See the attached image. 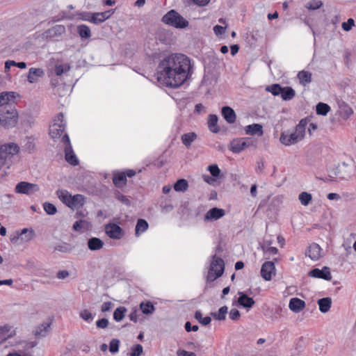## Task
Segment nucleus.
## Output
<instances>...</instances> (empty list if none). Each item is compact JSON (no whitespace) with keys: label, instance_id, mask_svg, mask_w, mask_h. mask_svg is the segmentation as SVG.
<instances>
[{"label":"nucleus","instance_id":"obj_1","mask_svg":"<svg viewBox=\"0 0 356 356\" xmlns=\"http://www.w3.org/2000/svg\"><path fill=\"white\" fill-rule=\"evenodd\" d=\"M190 58L183 54H171L159 63L156 69L157 81L163 86L176 88L192 74Z\"/></svg>","mask_w":356,"mask_h":356},{"label":"nucleus","instance_id":"obj_2","mask_svg":"<svg viewBox=\"0 0 356 356\" xmlns=\"http://www.w3.org/2000/svg\"><path fill=\"white\" fill-rule=\"evenodd\" d=\"M19 151V147L15 143H6L0 147V170L6 167L9 168L12 159Z\"/></svg>","mask_w":356,"mask_h":356},{"label":"nucleus","instance_id":"obj_3","mask_svg":"<svg viewBox=\"0 0 356 356\" xmlns=\"http://www.w3.org/2000/svg\"><path fill=\"white\" fill-rule=\"evenodd\" d=\"M18 121V113L13 105H6L0 110V123L6 129L16 126Z\"/></svg>","mask_w":356,"mask_h":356},{"label":"nucleus","instance_id":"obj_4","mask_svg":"<svg viewBox=\"0 0 356 356\" xmlns=\"http://www.w3.org/2000/svg\"><path fill=\"white\" fill-rule=\"evenodd\" d=\"M165 24L178 29L186 28L189 22L175 10H170L165 13L161 19Z\"/></svg>","mask_w":356,"mask_h":356},{"label":"nucleus","instance_id":"obj_5","mask_svg":"<svg viewBox=\"0 0 356 356\" xmlns=\"http://www.w3.org/2000/svg\"><path fill=\"white\" fill-rule=\"evenodd\" d=\"M225 270V262L220 257L213 255L207 276V281L211 282L222 276Z\"/></svg>","mask_w":356,"mask_h":356},{"label":"nucleus","instance_id":"obj_6","mask_svg":"<svg viewBox=\"0 0 356 356\" xmlns=\"http://www.w3.org/2000/svg\"><path fill=\"white\" fill-rule=\"evenodd\" d=\"M66 127V122L62 113H58L54 120V123L49 127V135L52 139H59L64 133Z\"/></svg>","mask_w":356,"mask_h":356},{"label":"nucleus","instance_id":"obj_7","mask_svg":"<svg viewBox=\"0 0 356 356\" xmlns=\"http://www.w3.org/2000/svg\"><path fill=\"white\" fill-rule=\"evenodd\" d=\"M66 33V28L64 25L56 24L44 31L42 34L43 39L51 41H58Z\"/></svg>","mask_w":356,"mask_h":356},{"label":"nucleus","instance_id":"obj_8","mask_svg":"<svg viewBox=\"0 0 356 356\" xmlns=\"http://www.w3.org/2000/svg\"><path fill=\"white\" fill-rule=\"evenodd\" d=\"M61 141L64 144L65 159L67 163L72 165L79 164V160L74 154L69 136L67 134H64L61 138Z\"/></svg>","mask_w":356,"mask_h":356},{"label":"nucleus","instance_id":"obj_9","mask_svg":"<svg viewBox=\"0 0 356 356\" xmlns=\"http://www.w3.org/2000/svg\"><path fill=\"white\" fill-rule=\"evenodd\" d=\"M254 141L251 138H234L229 144V150L234 154H238L245 148L254 145Z\"/></svg>","mask_w":356,"mask_h":356},{"label":"nucleus","instance_id":"obj_10","mask_svg":"<svg viewBox=\"0 0 356 356\" xmlns=\"http://www.w3.org/2000/svg\"><path fill=\"white\" fill-rule=\"evenodd\" d=\"M355 173V168L353 164L342 162L339 165L336 175L341 179L348 180Z\"/></svg>","mask_w":356,"mask_h":356},{"label":"nucleus","instance_id":"obj_11","mask_svg":"<svg viewBox=\"0 0 356 356\" xmlns=\"http://www.w3.org/2000/svg\"><path fill=\"white\" fill-rule=\"evenodd\" d=\"M40 191V187L38 184H32L26 181H21L18 183L15 188L17 193L32 195Z\"/></svg>","mask_w":356,"mask_h":356},{"label":"nucleus","instance_id":"obj_12","mask_svg":"<svg viewBox=\"0 0 356 356\" xmlns=\"http://www.w3.org/2000/svg\"><path fill=\"white\" fill-rule=\"evenodd\" d=\"M275 266L273 261L264 262L261 268V276L266 281H270L276 274Z\"/></svg>","mask_w":356,"mask_h":356},{"label":"nucleus","instance_id":"obj_13","mask_svg":"<svg viewBox=\"0 0 356 356\" xmlns=\"http://www.w3.org/2000/svg\"><path fill=\"white\" fill-rule=\"evenodd\" d=\"M105 232L108 237L113 239H120L124 234L123 229L115 223L106 225Z\"/></svg>","mask_w":356,"mask_h":356},{"label":"nucleus","instance_id":"obj_14","mask_svg":"<svg viewBox=\"0 0 356 356\" xmlns=\"http://www.w3.org/2000/svg\"><path fill=\"white\" fill-rule=\"evenodd\" d=\"M225 215V211L223 209L213 207L206 213L204 220L205 222L217 220L222 218Z\"/></svg>","mask_w":356,"mask_h":356},{"label":"nucleus","instance_id":"obj_15","mask_svg":"<svg viewBox=\"0 0 356 356\" xmlns=\"http://www.w3.org/2000/svg\"><path fill=\"white\" fill-rule=\"evenodd\" d=\"M113 175V183L114 186L118 188H122L126 186L127 179L126 178L125 172L123 171L114 170L112 172Z\"/></svg>","mask_w":356,"mask_h":356},{"label":"nucleus","instance_id":"obj_16","mask_svg":"<svg viewBox=\"0 0 356 356\" xmlns=\"http://www.w3.org/2000/svg\"><path fill=\"white\" fill-rule=\"evenodd\" d=\"M309 275L311 277L321 278L327 281L332 280L330 270L326 266L323 267L322 269L314 268L309 273Z\"/></svg>","mask_w":356,"mask_h":356},{"label":"nucleus","instance_id":"obj_17","mask_svg":"<svg viewBox=\"0 0 356 356\" xmlns=\"http://www.w3.org/2000/svg\"><path fill=\"white\" fill-rule=\"evenodd\" d=\"M114 13V10H108L104 12L92 13L90 23L99 24L108 18Z\"/></svg>","mask_w":356,"mask_h":356},{"label":"nucleus","instance_id":"obj_18","mask_svg":"<svg viewBox=\"0 0 356 356\" xmlns=\"http://www.w3.org/2000/svg\"><path fill=\"white\" fill-rule=\"evenodd\" d=\"M305 302L298 298H292L289 300V308L294 313L300 312L305 308Z\"/></svg>","mask_w":356,"mask_h":356},{"label":"nucleus","instance_id":"obj_19","mask_svg":"<svg viewBox=\"0 0 356 356\" xmlns=\"http://www.w3.org/2000/svg\"><path fill=\"white\" fill-rule=\"evenodd\" d=\"M321 248L320 245L316 243H312L306 250L305 254L312 260L316 261L321 257Z\"/></svg>","mask_w":356,"mask_h":356},{"label":"nucleus","instance_id":"obj_20","mask_svg":"<svg viewBox=\"0 0 356 356\" xmlns=\"http://www.w3.org/2000/svg\"><path fill=\"white\" fill-rule=\"evenodd\" d=\"M222 115L225 121L229 124H233L236 122V115L233 108L228 106H225L222 108Z\"/></svg>","mask_w":356,"mask_h":356},{"label":"nucleus","instance_id":"obj_21","mask_svg":"<svg viewBox=\"0 0 356 356\" xmlns=\"http://www.w3.org/2000/svg\"><path fill=\"white\" fill-rule=\"evenodd\" d=\"M92 225L90 222L86 220H79L76 221L73 225V229L80 233L89 231L92 229Z\"/></svg>","mask_w":356,"mask_h":356},{"label":"nucleus","instance_id":"obj_22","mask_svg":"<svg viewBox=\"0 0 356 356\" xmlns=\"http://www.w3.org/2000/svg\"><path fill=\"white\" fill-rule=\"evenodd\" d=\"M239 297L238 298V302L244 308H252L254 305L255 302L252 298L248 296L244 292L239 291L238 293Z\"/></svg>","mask_w":356,"mask_h":356},{"label":"nucleus","instance_id":"obj_23","mask_svg":"<svg viewBox=\"0 0 356 356\" xmlns=\"http://www.w3.org/2000/svg\"><path fill=\"white\" fill-rule=\"evenodd\" d=\"M280 142L284 145H291L300 140L295 132L291 134L282 133L280 138Z\"/></svg>","mask_w":356,"mask_h":356},{"label":"nucleus","instance_id":"obj_24","mask_svg":"<svg viewBox=\"0 0 356 356\" xmlns=\"http://www.w3.org/2000/svg\"><path fill=\"white\" fill-rule=\"evenodd\" d=\"M44 75V71L41 68L31 67L29 70L27 80L30 83H36L38 81V77Z\"/></svg>","mask_w":356,"mask_h":356},{"label":"nucleus","instance_id":"obj_25","mask_svg":"<svg viewBox=\"0 0 356 356\" xmlns=\"http://www.w3.org/2000/svg\"><path fill=\"white\" fill-rule=\"evenodd\" d=\"M85 204V197L81 194L72 195L69 207L74 209L82 207Z\"/></svg>","mask_w":356,"mask_h":356},{"label":"nucleus","instance_id":"obj_26","mask_svg":"<svg viewBox=\"0 0 356 356\" xmlns=\"http://www.w3.org/2000/svg\"><path fill=\"white\" fill-rule=\"evenodd\" d=\"M339 115L344 120L349 118L353 113V109L345 102L339 104Z\"/></svg>","mask_w":356,"mask_h":356},{"label":"nucleus","instance_id":"obj_27","mask_svg":"<svg viewBox=\"0 0 356 356\" xmlns=\"http://www.w3.org/2000/svg\"><path fill=\"white\" fill-rule=\"evenodd\" d=\"M245 131L247 134L258 135L261 136L263 135V127L259 124H252L248 125L245 127Z\"/></svg>","mask_w":356,"mask_h":356},{"label":"nucleus","instance_id":"obj_28","mask_svg":"<svg viewBox=\"0 0 356 356\" xmlns=\"http://www.w3.org/2000/svg\"><path fill=\"white\" fill-rule=\"evenodd\" d=\"M307 124H308L307 120L306 118H304V119H302L296 127V129H295L294 132L300 140L305 136V130H306Z\"/></svg>","mask_w":356,"mask_h":356},{"label":"nucleus","instance_id":"obj_29","mask_svg":"<svg viewBox=\"0 0 356 356\" xmlns=\"http://www.w3.org/2000/svg\"><path fill=\"white\" fill-rule=\"evenodd\" d=\"M14 92H3L0 93V106L4 107L6 105H11L9 104L10 100L15 97Z\"/></svg>","mask_w":356,"mask_h":356},{"label":"nucleus","instance_id":"obj_30","mask_svg":"<svg viewBox=\"0 0 356 356\" xmlns=\"http://www.w3.org/2000/svg\"><path fill=\"white\" fill-rule=\"evenodd\" d=\"M88 246L90 250H99L104 246V242L99 238L92 237L88 241Z\"/></svg>","mask_w":356,"mask_h":356},{"label":"nucleus","instance_id":"obj_31","mask_svg":"<svg viewBox=\"0 0 356 356\" xmlns=\"http://www.w3.org/2000/svg\"><path fill=\"white\" fill-rule=\"evenodd\" d=\"M319 310L322 313L327 312L332 305V300L330 298H323L318 300Z\"/></svg>","mask_w":356,"mask_h":356},{"label":"nucleus","instance_id":"obj_32","mask_svg":"<svg viewBox=\"0 0 356 356\" xmlns=\"http://www.w3.org/2000/svg\"><path fill=\"white\" fill-rule=\"evenodd\" d=\"M22 149L29 154L33 153L35 150V143L34 138L32 137H26L24 140V144L22 146Z\"/></svg>","mask_w":356,"mask_h":356},{"label":"nucleus","instance_id":"obj_33","mask_svg":"<svg viewBox=\"0 0 356 356\" xmlns=\"http://www.w3.org/2000/svg\"><path fill=\"white\" fill-rule=\"evenodd\" d=\"M280 95L284 101H290L295 97L296 91L289 86L282 87V91Z\"/></svg>","mask_w":356,"mask_h":356},{"label":"nucleus","instance_id":"obj_34","mask_svg":"<svg viewBox=\"0 0 356 356\" xmlns=\"http://www.w3.org/2000/svg\"><path fill=\"white\" fill-rule=\"evenodd\" d=\"M297 77L299 79L300 83L302 86H306L312 81V73L308 71L302 70L299 72Z\"/></svg>","mask_w":356,"mask_h":356},{"label":"nucleus","instance_id":"obj_35","mask_svg":"<svg viewBox=\"0 0 356 356\" xmlns=\"http://www.w3.org/2000/svg\"><path fill=\"white\" fill-rule=\"evenodd\" d=\"M76 31L81 39H88L91 37V31L87 25H78L76 27Z\"/></svg>","mask_w":356,"mask_h":356},{"label":"nucleus","instance_id":"obj_36","mask_svg":"<svg viewBox=\"0 0 356 356\" xmlns=\"http://www.w3.org/2000/svg\"><path fill=\"white\" fill-rule=\"evenodd\" d=\"M56 194L60 200L69 207L72 195L67 190H58Z\"/></svg>","mask_w":356,"mask_h":356},{"label":"nucleus","instance_id":"obj_37","mask_svg":"<svg viewBox=\"0 0 356 356\" xmlns=\"http://www.w3.org/2000/svg\"><path fill=\"white\" fill-rule=\"evenodd\" d=\"M147 222L142 218L138 220L135 229V234L138 236L148 229Z\"/></svg>","mask_w":356,"mask_h":356},{"label":"nucleus","instance_id":"obj_38","mask_svg":"<svg viewBox=\"0 0 356 356\" xmlns=\"http://www.w3.org/2000/svg\"><path fill=\"white\" fill-rule=\"evenodd\" d=\"M208 126L209 130L213 133H218L220 129L218 126V117L216 115H209L208 120Z\"/></svg>","mask_w":356,"mask_h":356},{"label":"nucleus","instance_id":"obj_39","mask_svg":"<svg viewBox=\"0 0 356 356\" xmlns=\"http://www.w3.org/2000/svg\"><path fill=\"white\" fill-rule=\"evenodd\" d=\"M140 308L142 312L146 315L152 314L155 310L154 305L151 301L149 300L146 302H142L140 304Z\"/></svg>","mask_w":356,"mask_h":356},{"label":"nucleus","instance_id":"obj_40","mask_svg":"<svg viewBox=\"0 0 356 356\" xmlns=\"http://www.w3.org/2000/svg\"><path fill=\"white\" fill-rule=\"evenodd\" d=\"M196 138L197 134L194 132H189L181 136V141L187 147H189Z\"/></svg>","mask_w":356,"mask_h":356},{"label":"nucleus","instance_id":"obj_41","mask_svg":"<svg viewBox=\"0 0 356 356\" xmlns=\"http://www.w3.org/2000/svg\"><path fill=\"white\" fill-rule=\"evenodd\" d=\"M228 308L227 306L221 307L218 312H211V315L213 318L218 321H224L226 318Z\"/></svg>","mask_w":356,"mask_h":356},{"label":"nucleus","instance_id":"obj_42","mask_svg":"<svg viewBox=\"0 0 356 356\" xmlns=\"http://www.w3.org/2000/svg\"><path fill=\"white\" fill-rule=\"evenodd\" d=\"M188 181L184 179H178L174 184V189L177 192H184L188 189Z\"/></svg>","mask_w":356,"mask_h":356},{"label":"nucleus","instance_id":"obj_43","mask_svg":"<svg viewBox=\"0 0 356 356\" xmlns=\"http://www.w3.org/2000/svg\"><path fill=\"white\" fill-rule=\"evenodd\" d=\"M330 111V106L323 102H319L316 105V111L318 115H326Z\"/></svg>","mask_w":356,"mask_h":356},{"label":"nucleus","instance_id":"obj_44","mask_svg":"<svg viewBox=\"0 0 356 356\" xmlns=\"http://www.w3.org/2000/svg\"><path fill=\"white\" fill-rule=\"evenodd\" d=\"M127 312V309L124 307H118L113 312V318L115 321L120 322L121 321Z\"/></svg>","mask_w":356,"mask_h":356},{"label":"nucleus","instance_id":"obj_45","mask_svg":"<svg viewBox=\"0 0 356 356\" xmlns=\"http://www.w3.org/2000/svg\"><path fill=\"white\" fill-rule=\"evenodd\" d=\"M49 326L50 323H44L41 324L36 328L35 331V335L37 337H44L48 332V328Z\"/></svg>","mask_w":356,"mask_h":356},{"label":"nucleus","instance_id":"obj_46","mask_svg":"<svg viewBox=\"0 0 356 356\" xmlns=\"http://www.w3.org/2000/svg\"><path fill=\"white\" fill-rule=\"evenodd\" d=\"M266 90L271 92L274 96H278L282 91V87L279 83H274L268 86L266 88Z\"/></svg>","mask_w":356,"mask_h":356},{"label":"nucleus","instance_id":"obj_47","mask_svg":"<svg viewBox=\"0 0 356 356\" xmlns=\"http://www.w3.org/2000/svg\"><path fill=\"white\" fill-rule=\"evenodd\" d=\"M79 316L87 323H91L94 318L95 314H92L88 309H83L79 313Z\"/></svg>","mask_w":356,"mask_h":356},{"label":"nucleus","instance_id":"obj_48","mask_svg":"<svg viewBox=\"0 0 356 356\" xmlns=\"http://www.w3.org/2000/svg\"><path fill=\"white\" fill-rule=\"evenodd\" d=\"M195 318L203 325H207L211 321V318L209 316L202 317V312L199 310L195 312Z\"/></svg>","mask_w":356,"mask_h":356},{"label":"nucleus","instance_id":"obj_49","mask_svg":"<svg viewBox=\"0 0 356 356\" xmlns=\"http://www.w3.org/2000/svg\"><path fill=\"white\" fill-rule=\"evenodd\" d=\"M298 199L302 205L307 206L312 201V196L307 192H302L300 193Z\"/></svg>","mask_w":356,"mask_h":356},{"label":"nucleus","instance_id":"obj_50","mask_svg":"<svg viewBox=\"0 0 356 356\" xmlns=\"http://www.w3.org/2000/svg\"><path fill=\"white\" fill-rule=\"evenodd\" d=\"M43 208L45 212L49 215H54L57 212L56 206L49 202H44L43 204Z\"/></svg>","mask_w":356,"mask_h":356},{"label":"nucleus","instance_id":"obj_51","mask_svg":"<svg viewBox=\"0 0 356 356\" xmlns=\"http://www.w3.org/2000/svg\"><path fill=\"white\" fill-rule=\"evenodd\" d=\"M70 69L69 65H57L55 67V73L57 76H60L63 73L68 72Z\"/></svg>","mask_w":356,"mask_h":356},{"label":"nucleus","instance_id":"obj_52","mask_svg":"<svg viewBox=\"0 0 356 356\" xmlns=\"http://www.w3.org/2000/svg\"><path fill=\"white\" fill-rule=\"evenodd\" d=\"M120 346V340L118 339H113L109 343V351L114 354L118 352Z\"/></svg>","mask_w":356,"mask_h":356},{"label":"nucleus","instance_id":"obj_53","mask_svg":"<svg viewBox=\"0 0 356 356\" xmlns=\"http://www.w3.org/2000/svg\"><path fill=\"white\" fill-rule=\"evenodd\" d=\"M115 197L117 198L120 202L124 204L127 206L131 205V201L129 199L124 195H122L119 191H116L115 193Z\"/></svg>","mask_w":356,"mask_h":356},{"label":"nucleus","instance_id":"obj_54","mask_svg":"<svg viewBox=\"0 0 356 356\" xmlns=\"http://www.w3.org/2000/svg\"><path fill=\"white\" fill-rule=\"evenodd\" d=\"M208 170L210 172L211 175L214 177H219L220 174V170L216 164L209 165Z\"/></svg>","mask_w":356,"mask_h":356},{"label":"nucleus","instance_id":"obj_55","mask_svg":"<svg viewBox=\"0 0 356 356\" xmlns=\"http://www.w3.org/2000/svg\"><path fill=\"white\" fill-rule=\"evenodd\" d=\"M143 346L140 344H136L131 348L130 356H139L143 353Z\"/></svg>","mask_w":356,"mask_h":356},{"label":"nucleus","instance_id":"obj_56","mask_svg":"<svg viewBox=\"0 0 356 356\" xmlns=\"http://www.w3.org/2000/svg\"><path fill=\"white\" fill-rule=\"evenodd\" d=\"M355 26V21L353 18H349L346 22L342 23V29L345 31H349Z\"/></svg>","mask_w":356,"mask_h":356},{"label":"nucleus","instance_id":"obj_57","mask_svg":"<svg viewBox=\"0 0 356 356\" xmlns=\"http://www.w3.org/2000/svg\"><path fill=\"white\" fill-rule=\"evenodd\" d=\"M322 6V1H309L305 7L309 10H316L321 8Z\"/></svg>","mask_w":356,"mask_h":356},{"label":"nucleus","instance_id":"obj_58","mask_svg":"<svg viewBox=\"0 0 356 356\" xmlns=\"http://www.w3.org/2000/svg\"><path fill=\"white\" fill-rule=\"evenodd\" d=\"M92 13H91V12H81L78 15L79 19H80L83 21H87V22H90Z\"/></svg>","mask_w":356,"mask_h":356},{"label":"nucleus","instance_id":"obj_59","mask_svg":"<svg viewBox=\"0 0 356 356\" xmlns=\"http://www.w3.org/2000/svg\"><path fill=\"white\" fill-rule=\"evenodd\" d=\"M98 328L105 329L108 325V320L106 318H101L96 322Z\"/></svg>","mask_w":356,"mask_h":356},{"label":"nucleus","instance_id":"obj_60","mask_svg":"<svg viewBox=\"0 0 356 356\" xmlns=\"http://www.w3.org/2000/svg\"><path fill=\"white\" fill-rule=\"evenodd\" d=\"M229 318L233 321H237L241 316L239 311L236 309H232L229 314Z\"/></svg>","mask_w":356,"mask_h":356},{"label":"nucleus","instance_id":"obj_61","mask_svg":"<svg viewBox=\"0 0 356 356\" xmlns=\"http://www.w3.org/2000/svg\"><path fill=\"white\" fill-rule=\"evenodd\" d=\"M263 250L265 252V254H267L268 255H274L277 254L278 250L275 247H267V248H263Z\"/></svg>","mask_w":356,"mask_h":356},{"label":"nucleus","instance_id":"obj_62","mask_svg":"<svg viewBox=\"0 0 356 356\" xmlns=\"http://www.w3.org/2000/svg\"><path fill=\"white\" fill-rule=\"evenodd\" d=\"M113 303L110 301L105 302L102 305L101 311L102 312H106L111 309Z\"/></svg>","mask_w":356,"mask_h":356},{"label":"nucleus","instance_id":"obj_63","mask_svg":"<svg viewBox=\"0 0 356 356\" xmlns=\"http://www.w3.org/2000/svg\"><path fill=\"white\" fill-rule=\"evenodd\" d=\"M177 356H197L193 352H188L185 350H178L177 351Z\"/></svg>","mask_w":356,"mask_h":356},{"label":"nucleus","instance_id":"obj_64","mask_svg":"<svg viewBox=\"0 0 356 356\" xmlns=\"http://www.w3.org/2000/svg\"><path fill=\"white\" fill-rule=\"evenodd\" d=\"M225 27L220 25H216L213 27V31L216 35H221L225 33Z\"/></svg>","mask_w":356,"mask_h":356}]
</instances>
